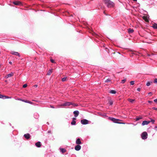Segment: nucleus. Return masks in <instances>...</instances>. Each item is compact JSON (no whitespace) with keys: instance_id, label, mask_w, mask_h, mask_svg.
Segmentation results:
<instances>
[{"instance_id":"obj_1","label":"nucleus","mask_w":157,"mask_h":157,"mask_svg":"<svg viewBox=\"0 0 157 157\" xmlns=\"http://www.w3.org/2000/svg\"><path fill=\"white\" fill-rule=\"evenodd\" d=\"M104 2L109 7H112L114 5V3L113 2L111 1L110 0H105Z\"/></svg>"},{"instance_id":"obj_2","label":"nucleus","mask_w":157,"mask_h":157,"mask_svg":"<svg viewBox=\"0 0 157 157\" xmlns=\"http://www.w3.org/2000/svg\"><path fill=\"white\" fill-rule=\"evenodd\" d=\"M141 137L142 138L143 140L146 139L147 138V133L144 132L142 133L141 135Z\"/></svg>"},{"instance_id":"obj_3","label":"nucleus","mask_w":157,"mask_h":157,"mask_svg":"<svg viewBox=\"0 0 157 157\" xmlns=\"http://www.w3.org/2000/svg\"><path fill=\"white\" fill-rule=\"evenodd\" d=\"M81 123L82 124H86L89 123V121L86 119H82L81 120Z\"/></svg>"},{"instance_id":"obj_4","label":"nucleus","mask_w":157,"mask_h":157,"mask_svg":"<svg viewBox=\"0 0 157 157\" xmlns=\"http://www.w3.org/2000/svg\"><path fill=\"white\" fill-rule=\"evenodd\" d=\"M71 105H73L72 103L69 102H66L65 103L63 104H62L60 105V106H68Z\"/></svg>"},{"instance_id":"obj_5","label":"nucleus","mask_w":157,"mask_h":157,"mask_svg":"<svg viewBox=\"0 0 157 157\" xmlns=\"http://www.w3.org/2000/svg\"><path fill=\"white\" fill-rule=\"evenodd\" d=\"M11 53L12 55H13L17 56H18L20 57V54L18 52L12 51L11 52Z\"/></svg>"},{"instance_id":"obj_6","label":"nucleus","mask_w":157,"mask_h":157,"mask_svg":"<svg viewBox=\"0 0 157 157\" xmlns=\"http://www.w3.org/2000/svg\"><path fill=\"white\" fill-rule=\"evenodd\" d=\"M13 75V73L11 72L10 73L8 74L7 75L5 76V78H8L12 76Z\"/></svg>"},{"instance_id":"obj_7","label":"nucleus","mask_w":157,"mask_h":157,"mask_svg":"<svg viewBox=\"0 0 157 157\" xmlns=\"http://www.w3.org/2000/svg\"><path fill=\"white\" fill-rule=\"evenodd\" d=\"M150 122V121H144L143 122L142 124L143 126H144V125H147L148 124H149Z\"/></svg>"},{"instance_id":"obj_8","label":"nucleus","mask_w":157,"mask_h":157,"mask_svg":"<svg viewBox=\"0 0 157 157\" xmlns=\"http://www.w3.org/2000/svg\"><path fill=\"white\" fill-rule=\"evenodd\" d=\"M73 113L75 115V117H77L79 114V112L78 110L75 111L73 112Z\"/></svg>"},{"instance_id":"obj_9","label":"nucleus","mask_w":157,"mask_h":157,"mask_svg":"<svg viewBox=\"0 0 157 157\" xmlns=\"http://www.w3.org/2000/svg\"><path fill=\"white\" fill-rule=\"evenodd\" d=\"M20 100L21 101H22L24 102L25 103H27L30 104H33L32 102H31V101H27L24 99H20Z\"/></svg>"},{"instance_id":"obj_10","label":"nucleus","mask_w":157,"mask_h":157,"mask_svg":"<svg viewBox=\"0 0 157 157\" xmlns=\"http://www.w3.org/2000/svg\"><path fill=\"white\" fill-rule=\"evenodd\" d=\"M24 136L25 138L27 139H29L30 138V135L29 133H27L24 135Z\"/></svg>"},{"instance_id":"obj_11","label":"nucleus","mask_w":157,"mask_h":157,"mask_svg":"<svg viewBox=\"0 0 157 157\" xmlns=\"http://www.w3.org/2000/svg\"><path fill=\"white\" fill-rule=\"evenodd\" d=\"M13 3L14 5H20L21 4V2L19 1H16L14 2H13Z\"/></svg>"},{"instance_id":"obj_12","label":"nucleus","mask_w":157,"mask_h":157,"mask_svg":"<svg viewBox=\"0 0 157 157\" xmlns=\"http://www.w3.org/2000/svg\"><path fill=\"white\" fill-rule=\"evenodd\" d=\"M35 145L37 147H40L41 146V142L38 141L36 143Z\"/></svg>"},{"instance_id":"obj_13","label":"nucleus","mask_w":157,"mask_h":157,"mask_svg":"<svg viewBox=\"0 0 157 157\" xmlns=\"http://www.w3.org/2000/svg\"><path fill=\"white\" fill-rule=\"evenodd\" d=\"M59 149L60 151L62 153H63L66 151V150L65 148H60Z\"/></svg>"},{"instance_id":"obj_14","label":"nucleus","mask_w":157,"mask_h":157,"mask_svg":"<svg viewBox=\"0 0 157 157\" xmlns=\"http://www.w3.org/2000/svg\"><path fill=\"white\" fill-rule=\"evenodd\" d=\"M120 120L119 119H116L115 118H114V120L113 121L115 123H119V122H118V121H120Z\"/></svg>"},{"instance_id":"obj_15","label":"nucleus","mask_w":157,"mask_h":157,"mask_svg":"<svg viewBox=\"0 0 157 157\" xmlns=\"http://www.w3.org/2000/svg\"><path fill=\"white\" fill-rule=\"evenodd\" d=\"M76 143L77 144H80L81 143L80 140V139H78L76 141Z\"/></svg>"},{"instance_id":"obj_16","label":"nucleus","mask_w":157,"mask_h":157,"mask_svg":"<svg viewBox=\"0 0 157 157\" xmlns=\"http://www.w3.org/2000/svg\"><path fill=\"white\" fill-rule=\"evenodd\" d=\"M128 32L129 33H132L134 32V30L133 29H128Z\"/></svg>"},{"instance_id":"obj_17","label":"nucleus","mask_w":157,"mask_h":157,"mask_svg":"<svg viewBox=\"0 0 157 157\" xmlns=\"http://www.w3.org/2000/svg\"><path fill=\"white\" fill-rule=\"evenodd\" d=\"M109 93L112 94H115L116 93V91L114 90H112L109 91Z\"/></svg>"},{"instance_id":"obj_18","label":"nucleus","mask_w":157,"mask_h":157,"mask_svg":"<svg viewBox=\"0 0 157 157\" xmlns=\"http://www.w3.org/2000/svg\"><path fill=\"white\" fill-rule=\"evenodd\" d=\"M52 70H49L48 72L47 75H50L52 73Z\"/></svg>"},{"instance_id":"obj_19","label":"nucleus","mask_w":157,"mask_h":157,"mask_svg":"<svg viewBox=\"0 0 157 157\" xmlns=\"http://www.w3.org/2000/svg\"><path fill=\"white\" fill-rule=\"evenodd\" d=\"M152 27L153 28L157 29V24L156 23H155L153 25Z\"/></svg>"},{"instance_id":"obj_20","label":"nucleus","mask_w":157,"mask_h":157,"mask_svg":"<svg viewBox=\"0 0 157 157\" xmlns=\"http://www.w3.org/2000/svg\"><path fill=\"white\" fill-rule=\"evenodd\" d=\"M128 101L131 103H133L135 101V100L129 98Z\"/></svg>"},{"instance_id":"obj_21","label":"nucleus","mask_w":157,"mask_h":157,"mask_svg":"<svg viewBox=\"0 0 157 157\" xmlns=\"http://www.w3.org/2000/svg\"><path fill=\"white\" fill-rule=\"evenodd\" d=\"M76 123V121L74 120H73L71 122V124L73 125H75Z\"/></svg>"},{"instance_id":"obj_22","label":"nucleus","mask_w":157,"mask_h":157,"mask_svg":"<svg viewBox=\"0 0 157 157\" xmlns=\"http://www.w3.org/2000/svg\"><path fill=\"white\" fill-rule=\"evenodd\" d=\"M142 117H137L136 118V121H138L139 120L142 119Z\"/></svg>"},{"instance_id":"obj_23","label":"nucleus","mask_w":157,"mask_h":157,"mask_svg":"<svg viewBox=\"0 0 157 157\" xmlns=\"http://www.w3.org/2000/svg\"><path fill=\"white\" fill-rule=\"evenodd\" d=\"M126 81V79H124L121 80V83H124Z\"/></svg>"},{"instance_id":"obj_24","label":"nucleus","mask_w":157,"mask_h":157,"mask_svg":"<svg viewBox=\"0 0 157 157\" xmlns=\"http://www.w3.org/2000/svg\"><path fill=\"white\" fill-rule=\"evenodd\" d=\"M130 83L131 85H133L134 84V81H132L130 82Z\"/></svg>"},{"instance_id":"obj_25","label":"nucleus","mask_w":157,"mask_h":157,"mask_svg":"<svg viewBox=\"0 0 157 157\" xmlns=\"http://www.w3.org/2000/svg\"><path fill=\"white\" fill-rule=\"evenodd\" d=\"M151 84V82H148L146 83V86H149Z\"/></svg>"},{"instance_id":"obj_26","label":"nucleus","mask_w":157,"mask_h":157,"mask_svg":"<svg viewBox=\"0 0 157 157\" xmlns=\"http://www.w3.org/2000/svg\"><path fill=\"white\" fill-rule=\"evenodd\" d=\"M108 118L110 120L113 121V120H114V118H113V117H109Z\"/></svg>"},{"instance_id":"obj_27","label":"nucleus","mask_w":157,"mask_h":157,"mask_svg":"<svg viewBox=\"0 0 157 157\" xmlns=\"http://www.w3.org/2000/svg\"><path fill=\"white\" fill-rule=\"evenodd\" d=\"M66 79H67L66 78H62V81L63 82H64L66 80Z\"/></svg>"},{"instance_id":"obj_28","label":"nucleus","mask_w":157,"mask_h":157,"mask_svg":"<svg viewBox=\"0 0 157 157\" xmlns=\"http://www.w3.org/2000/svg\"><path fill=\"white\" fill-rule=\"evenodd\" d=\"M111 81V80L109 79H107L105 81V82H110Z\"/></svg>"},{"instance_id":"obj_29","label":"nucleus","mask_w":157,"mask_h":157,"mask_svg":"<svg viewBox=\"0 0 157 157\" xmlns=\"http://www.w3.org/2000/svg\"><path fill=\"white\" fill-rule=\"evenodd\" d=\"M76 150L78 151L80 150L81 148H75Z\"/></svg>"},{"instance_id":"obj_30","label":"nucleus","mask_w":157,"mask_h":157,"mask_svg":"<svg viewBox=\"0 0 157 157\" xmlns=\"http://www.w3.org/2000/svg\"><path fill=\"white\" fill-rule=\"evenodd\" d=\"M4 99H7L10 98L9 97L7 96H4Z\"/></svg>"},{"instance_id":"obj_31","label":"nucleus","mask_w":157,"mask_h":157,"mask_svg":"<svg viewBox=\"0 0 157 157\" xmlns=\"http://www.w3.org/2000/svg\"><path fill=\"white\" fill-rule=\"evenodd\" d=\"M27 86V84H25L23 85V87L24 88L26 87Z\"/></svg>"},{"instance_id":"obj_32","label":"nucleus","mask_w":157,"mask_h":157,"mask_svg":"<svg viewBox=\"0 0 157 157\" xmlns=\"http://www.w3.org/2000/svg\"><path fill=\"white\" fill-rule=\"evenodd\" d=\"M0 98L4 99V96L2 94H0Z\"/></svg>"},{"instance_id":"obj_33","label":"nucleus","mask_w":157,"mask_h":157,"mask_svg":"<svg viewBox=\"0 0 157 157\" xmlns=\"http://www.w3.org/2000/svg\"><path fill=\"white\" fill-rule=\"evenodd\" d=\"M150 121V122H151L152 124H154L155 122V120L153 119H151V121Z\"/></svg>"},{"instance_id":"obj_34","label":"nucleus","mask_w":157,"mask_h":157,"mask_svg":"<svg viewBox=\"0 0 157 157\" xmlns=\"http://www.w3.org/2000/svg\"><path fill=\"white\" fill-rule=\"evenodd\" d=\"M109 105H111L113 104V102L112 101H109Z\"/></svg>"},{"instance_id":"obj_35","label":"nucleus","mask_w":157,"mask_h":157,"mask_svg":"<svg viewBox=\"0 0 157 157\" xmlns=\"http://www.w3.org/2000/svg\"><path fill=\"white\" fill-rule=\"evenodd\" d=\"M154 83H157V79L155 78L154 81Z\"/></svg>"},{"instance_id":"obj_36","label":"nucleus","mask_w":157,"mask_h":157,"mask_svg":"<svg viewBox=\"0 0 157 157\" xmlns=\"http://www.w3.org/2000/svg\"><path fill=\"white\" fill-rule=\"evenodd\" d=\"M75 147H81V146L79 145H78L75 146Z\"/></svg>"},{"instance_id":"obj_37","label":"nucleus","mask_w":157,"mask_h":157,"mask_svg":"<svg viewBox=\"0 0 157 157\" xmlns=\"http://www.w3.org/2000/svg\"><path fill=\"white\" fill-rule=\"evenodd\" d=\"M137 90L138 91H140V88H137Z\"/></svg>"},{"instance_id":"obj_38","label":"nucleus","mask_w":157,"mask_h":157,"mask_svg":"<svg viewBox=\"0 0 157 157\" xmlns=\"http://www.w3.org/2000/svg\"><path fill=\"white\" fill-rule=\"evenodd\" d=\"M51 61L52 63H55L54 60L52 59H51Z\"/></svg>"},{"instance_id":"obj_39","label":"nucleus","mask_w":157,"mask_h":157,"mask_svg":"<svg viewBox=\"0 0 157 157\" xmlns=\"http://www.w3.org/2000/svg\"><path fill=\"white\" fill-rule=\"evenodd\" d=\"M154 102H155V103L157 102V99H155V100H154Z\"/></svg>"},{"instance_id":"obj_40","label":"nucleus","mask_w":157,"mask_h":157,"mask_svg":"<svg viewBox=\"0 0 157 157\" xmlns=\"http://www.w3.org/2000/svg\"><path fill=\"white\" fill-rule=\"evenodd\" d=\"M152 109L154 110H157V108L153 107Z\"/></svg>"},{"instance_id":"obj_41","label":"nucleus","mask_w":157,"mask_h":157,"mask_svg":"<svg viewBox=\"0 0 157 157\" xmlns=\"http://www.w3.org/2000/svg\"><path fill=\"white\" fill-rule=\"evenodd\" d=\"M102 116H103V117H106V115L105 114H103L102 115Z\"/></svg>"},{"instance_id":"obj_42","label":"nucleus","mask_w":157,"mask_h":157,"mask_svg":"<svg viewBox=\"0 0 157 157\" xmlns=\"http://www.w3.org/2000/svg\"><path fill=\"white\" fill-rule=\"evenodd\" d=\"M155 129L157 131V126H155Z\"/></svg>"},{"instance_id":"obj_43","label":"nucleus","mask_w":157,"mask_h":157,"mask_svg":"<svg viewBox=\"0 0 157 157\" xmlns=\"http://www.w3.org/2000/svg\"><path fill=\"white\" fill-rule=\"evenodd\" d=\"M9 63L10 64H12V62L11 61L9 62Z\"/></svg>"},{"instance_id":"obj_44","label":"nucleus","mask_w":157,"mask_h":157,"mask_svg":"<svg viewBox=\"0 0 157 157\" xmlns=\"http://www.w3.org/2000/svg\"><path fill=\"white\" fill-rule=\"evenodd\" d=\"M76 119V118H73V120H74L75 121V120Z\"/></svg>"},{"instance_id":"obj_45","label":"nucleus","mask_w":157,"mask_h":157,"mask_svg":"<svg viewBox=\"0 0 157 157\" xmlns=\"http://www.w3.org/2000/svg\"><path fill=\"white\" fill-rule=\"evenodd\" d=\"M34 86L35 87H37V85H35Z\"/></svg>"},{"instance_id":"obj_46","label":"nucleus","mask_w":157,"mask_h":157,"mask_svg":"<svg viewBox=\"0 0 157 157\" xmlns=\"http://www.w3.org/2000/svg\"><path fill=\"white\" fill-rule=\"evenodd\" d=\"M148 102L149 103H151L152 102L151 101H148Z\"/></svg>"},{"instance_id":"obj_47","label":"nucleus","mask_w":157,"mask_h":157,"mask_svg":"<svg viewBox=\"0 0 157 157\" xmlns=\"http://www.w3.org/2000/svg\"><path fill=\"white\" fill-rule=\"evenodd\" d=\"M50 107L51 108H54V107L53 106L51 105Z\"/></svg>"},{"instance_id":"obj_48","label":"nucleus","mask_w":157,"mask_h":157,"mask_svg":"<svg viewBox=\"0 0 157 157\" xmlns=\"http://www.w3.org/2000/svg\"><path fill=\"white\" fill-rule=\"evenodd\" d=\"M119 123L122 124H125L124 123Z\"/></svg>"},{"instance_id":"obj_49","label":"nucleus","mask_w":157,"mask_h":157,"mask_svg":"<svg viewBox=\"0 0 157 157\" xmlns=\"http://www.w3.org/2000/svg\"><path fill=\"white\" fill-rule=\"evenodd\" d=\"M145 21H148V20H147V19H145Z\"/></svg>"},{"instance_id":"obj_50","label":"nucleus","mask_w":157,"mask_h":157,"mask_svg":"<svg viewBox=\"0 0 157 157\" xmlns=\"http://www.w3.org/2000/svg\"><path fill=\"white\" fill-rule=\"evenodd\" d=\"M151 94V92H149V93H148V94Z\"/></svg>"},{"instance_id":"obj_51","label":"nucleus","mask_w":157,"mask_h":157,"mask_svg":"<svg viewBox=\"0 0 157 157\" xmlns=\"http://www.w3.org/2000/svg\"><path fill=\"white\" fill-rule=\"evenodd\" d=\"M7 81L6 80L5 81V82H7Z\"/></svg>"},{"instance_id":"obj_52","label":"nucleus","mask_w":157,"mask_h":157,"mask_svg":"<svg viewBox=\"0 0 157 157\" xmlns=\"http://www.w3.org/2000/svg\"><path fill=\"white\" fill-rule=\"evenodd\" d=\"M48 132H49V131H48Z\"/></svg>"}]
</instances>
